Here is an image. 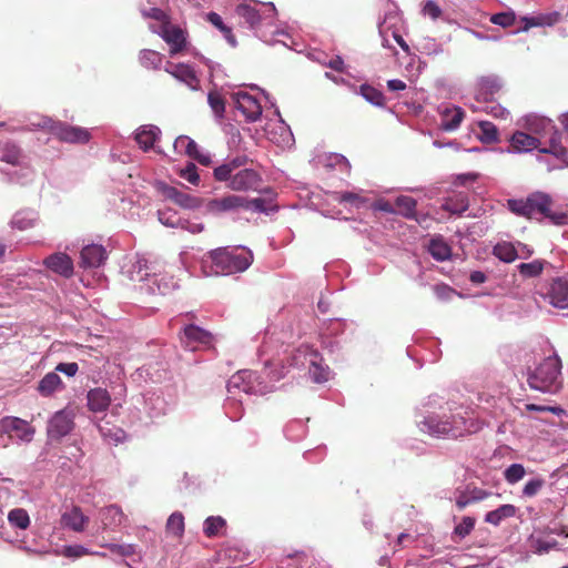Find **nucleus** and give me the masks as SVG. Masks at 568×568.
Here are the masks:
<instances>
[{
    "mask_svg": "<svg viewBox=\"0 0 568 568\" xmlns=\"http://www.w3.org/2000/svg\"><path fill=\"white\" fill-rule=\"evenodd\" d=\"M250 159L246 155L229 158L216 166L213 176L235 192L257 191L263 183L262 175L254 169L246 168Z\"/></svg>",
    "mask_w": 568,
    "mask_h": 568,
    "instance_id": "f257e3e1",
    "label": "nucleus"
},
{
    "mask_svg": "<svg viewBox=\"0 0 568 568\" xmlns=\"http://www.w3.org/2000/svg\"><path fill=\"white\" fill-rule=\"evenodd\" d=\"M552 199L542 192H535L526 199H511L507 201V209L517 216L526 219L546 217L555 225L566 223L568 215L564 212H555L552 207Z\"/></svg>",
    "mask_w": 568,
    "mask_h": 568,
    "instance_id": "f03ea898",
    "label": "nucleus"
},
{
    "mask_svg": "<svg viewBox=\"0 0 568 568\" xmlns=\"http://www.w3.org/2000/svg\"><path fill=\"white\" fill-rule=\"evenodd\" d=\"M422 429L434 437L458 438L467 434L477 433L481 425L462 415L428 416L422 422Z\"/></svg>",
    "mask_w": 568,
    "mask_h": 568,
    "instance_id": "7ed1b4c3",
    "label": "nucleus"
},
{
    "mask_svg": "<svg viewBox=\"0 0 568 568\" xmlns=\"http://www.w3.org/2000/svg\"><path fill=\"white\" fill-rule=\"evenodd\" d=\"M531 388L542 393L556 394L562 387L561 359L558 355L546 357L528 376Z\"/></svg>",
    "mask_w": 568,
    "mask_h": 568,
    "instance_id": "20e7f679",
    "label": "nucleus"
},
{
    "mask_svg": "<svg viewBox=\"0 0 568 568\" xmlns=\"http://www.w3.org/2000/svg\"><path fill=\"white\" fill-rule=\"evenodd\" d=\"M215 274H234L245 271L253 261L250 251L216 248L209 255Z\"/></svg>",
    "mask_w": 568,
    "mask_h": 568,
    "instance_id": "39448f33",
    "label": "nucleus"
},
{
    "mask_svg": "<svg viewBox=\"0 0 568 568\" xmlns=\"http://www.w3.org/2000/svg\"><path fill=\"white\" fill-rule=\"evenodd\" d=\"M32 125L50 132L57 139L67 143L84 144L91 138L90 132L84 128L73 126L47 116H42L38 122H32Z\"/></svg>",
    "mask_w": 568,
    "mask_h": 568,
    "instance_id": "423d86ee",
    "label": "nucleus"
},
{
    "mask_svg": "<svg viewBox=\"0 0 568 568\" xmlns=\"http://www.w3.org/2000/svg\"><path fill=\"white\" fill-rule=\"evenodd\" d=\"M235 12L250 29H256L263 23L273 22L276 8L273 3H241L236 7Z\"/></svg>",
    "mask_w": 568,
    "mask_h": 568,
    "instance_id": "0eeeda50",
    "label": "nucleus"
},
{
    "mask_svg": "<svg viewBox=\"0 0 568 568\" xmlns=\"http://www.w3.org/2000/svg\"><path fill=\"white\" fill-rule=\"evenodd\" d=\"M36 434V428L27 420L6 416L0 419V435H8L11 439L16 438L23 443H30Z\"/></svg>",
    "mask_w": 568,
    "mask_h": 568,
    "instance_id": "6e6552de",
    "label": "nucleus"
},
{
    "mask_svg": "<svg viewBox=\"0 0 568 568\" xmlns=\"http://www.w3.org/2000/svg\"><path fill=\"white\" fill-rule=\"evenodd\" d=\"M170 47V54L175 55L185 50L187 45L186 32L181 27L164 21L158 30H154Z\"/></svg>",
    "mask_w": 568,
    "mask_h": 568,
    "instance_id": "1a4fd4ad",
    "label": "nucleus"
},
{
    "mask_svg": "<svg viewBox=\"0 0 568 568\" xmlns=\"http://www.w3.org/2000/svg\"><path fill=\"white\" fill-rule=\"evenodd\" d=\"M74 413L72 409L64 408L57 412L48 425V435L52 439H60L67 436L74 427Z\"/></svg>",
    "mask_w": 568,
    "mask_h": 568,
    "instance_id": "9d476101",
    "label": "nucleus"
},
{
    "mask_svg": "<svg viewBox=\"0 0 568 568\" xmlns=\"http://www.w3.org/2000/svg\"><path fill=\"white\" fill-rule=\"evenodd\" d=\"M247 205V199L236 194H227L207 202V212L214 215L236 212Z\"/></svg>",
    "mask_w": 568,
    "mask_h": 568,
    "instance_id": "9b49d317",
    "label": "nucleus"
},
{
    "mask_svg": "<svg viewBox=\"0 0 568 568\" xmlns=\"http://www.w3.org/2000/svg\"><path fill=\"white\" fill-rule=\"evenodd\" d=\"M164 71L171 74L176 80L186 84L190 89L195 90L200 84L194 68L186 63H174L168 61Z\"/></svg>",
    "mask_w": 568,
    "mask_h": 568,
    "instance_id": "f8f14e48",
    "label": "nucleus"
},
{
    "mask_svg": "<svg viewBox=\"0 0 568 568\" xmlns=\"http://www.w3.org/2000/svg\"><path fill=\"white\" fill-rule=\"evenodd\" d=\"M237 110L250 122H255L262 114L258 100L247 92H239L234 95Z\"/></svg>",
    "mask_w": 568,
    "mask_h": 568,
    "instance_id": "ddd939ff",
    "label": "nucleus"
},
{
    "mask_svg": "<svg viewBox=\"0 0 568 568\" xmlns=\"http://www.w3.org/2000/svg\"><path fill=\"white\" fill-rule=\"evenodd\" d=\"M180 338L186 347L192 349L196 345L210 346L213 342V335L209 331L193 324L184 327L183 335Z\"/></svg>",
    "mask_w": 568,
    "mask_h": 568,
    "instance_id": "4468645a",
    "label": "nucleus"
},
{
    "mask_svg": "<svg viewBox=\"0 0 568 568\" xmlns=\"http://www.w3.org/2000/svg\"><path fill=\"white\" fill-rule=\"evenodd\" d=\"M90 519L82 513L79 506L72 505L61 515L60 524L63 528H68L75 532L85 530Z\"/></svg>",
    "mask_w": 568,
    "mask_h": 568,
    "instance_id": "2eb2a0df",
    "label": "nucleus"
},
{
    "mask_svg": "<svg viewBox=\"0 0 568 568\" xmlns=\"http://www.w3.org/2000/svg\"><path fill=\"white\" fill-rule=\"evenodd\" d=\"M43 265L55 274L65 278L73 275V261L62 252L53 253L43 260Z\"/></svg>",
    "mask_w": 568,
    "mask_h": 568,
    "instance_id": "dca6fc26",
    "label": "nucleus"
},
{
    "mask_svg": "<svg viewBox=\"0 0 568 568\" xmlns=\"http://www.w3.org/2000/svg\"><path fill=\"white\" fill-rule=\"evenodd\" d=\"M501 90V83L497 77H481L477 82L476 101L491 103L495 95Z\"/></svg>",
    "mask_w": 568,
    "mask_h": 568,
    "instance_id": "f3484780",
    "label": "nucleus"
},
{
    "mask_svg": "<svg viewBox=\"0 0 568 568\" xmlns=\"http://www.w3.org/2000/svg\"><path fill=\"white\" fill-rule=\"evenodd\" d=\"M106 260V251L102 245L90 244L80 252V267L94 268L101 266Z\"/></svg>",
    "mask_w": 568,
    "mask_h": 568,
    "instance_id": "a211bd4d",
    "label": "nucleus"
},
{
    "mask_svg": "<svg viewBox=\"0 0 568 568\" xmlns=\"http://www.w3.org/2000/svg\"><path fill=\"white\" fill-rule=\"evenodd\" d=\"M103 529L116 530L121 526L126 525L128 517L116 505H110L100 511Z\"/></svg>",
    "mask_w": 568,
    "mask_h": 568,
    "instance_id": "6ab92c4d",
    "label": "nucleus"
},
{
    "mask_svg": "<svg viewBox=\"0 0 568 568\" xmlns=\"http://www.w3.org/2000/svg\"><path fill=\"white\" fill-rule=\"evenodd\" d=\"M549 303L557 308H568V282L556 278L547 292Z\"/></svg>",
    "mask_w": 568,
    "mask_h": 568,
    "instance_id": "aec40b11",
    "label": "nucleus"
},
{
    "mask_svg": "<svg viewBox=\"0 0 568 568\" xmlns=\"http://www.w3.org/2000/svg\"><path fill=\"white\" fill-rule=\"evenodd\" d=\"M440 129L444 131L456 130L465 119V111L460 106H444L439 110Z\"/></svg>",
    "mask_w": 568,
    "mask_h": 568,
    "instance_id": "412c9836",
    "label": "nucleus"
},
{
    "mask_svg": "<svg viewBox=\"0 0 568 568\" xmlns=\"http://www.w3.org/2000/svg\"><path fill=\"white\" fill-rule=\"evenodd\" d=\"M560 13L557 11L538 13L534 17H523L520 21L524 23L518 32H527L530 28L552 27L560 20Z\"/></svg>",
    "mask_w": 568,
    "mask_h": 568,
    "instance_id": "4be33fe9",
    "label": "nucleus"
},
{
    "mask_svg": "<svg viewBox=\"0 0 568 568\" xmlns=\"http://www.w3.org/2000/svg\"><path fill=\"white\" fill-rule=\"evenodd\" d=\"M510 146L515 152H529L535 149L539 150L540 141L523 131H516L510 140Z\"/></svg>",
    "mask_w": 568,
    "mask_h": 568,
    "instance_id": "5701e85b",
    "label": "nucleus"
},
{
    "mask_svg": "<svg viewBox=\"0 0 568 568\" xmlns=\"http://www.w3.org/2000/svg\"><path fill=\"white\" fill-rule=\"evenodd\" d=\"M530 548L538 555L548 554L558 548L557 540L550 534L537 532L529 538Z\"/></svg>",
    "mask_w": 568,
    "mask_h": 568,
    "instance_id": "b1692460",
    "label": "nucleus"
},
{
    "mask_svg": "<svg viewBox=\"0 0 568 568\" xmlns=\"http://www.w3.org/2000/svg\"><path fill=\"white\" fill-rule=\"evenodd\" d=\"M88 407L94 413L104 412L111 403L110 394L104 388H93L88 393Z\"/></svg>",
    "mask_w": 568,
    "mask_h": 568,
    "instance_id": "393cba45",
    "label": "nucleus"
},
{
    "mask_svg": "<svg viewBox=\"0 0 568 568\" xmlns=\"http://www.w3.org/2000/svg\"><path fill=\"white\" fill-rule=\"evenodd\" d=\"M551 131L552 135L549 140V146L539 149V152L545 154H552L562 162L568 163V150L561 145L560 132L555 126L551 129Z\"/></svg>",
    "mask_w": 568,
    "mask_h": 568,
    "instance_id": "a878e982",
    "label": "nucleus"
},
{
    "mask_svg": "<svg viewBox=\"0 0 568 568\" xmlns=\"http://www.w3.org/2000/svg\"><path fill=\"white\" fill-rule=\"evenodd\" d=\"M395 206L396 213L406 219L415 220L418 224H422V221L416 214L417 201L415 199L407 195H400L395 200Z\"/></svg>",
    "mask_w": 568,
    "mask_h": 568,
    "instance_id": "bb28decb",
    "label": "nucleus"
},
{
    "mask_svg": "<svg viewBox=\"0 0 568 568\" xmlns=\"http://www.w3.org/2000/svg\"><path fill=\"white\" fill-rule=\"evenodd\" d=\"M163 194L166 199L171 200L181 207L193 209L197 206V201L195 197L179 191L176 187L165 186L163 189Z\"/></svg>",
    "mask_w": 568,
    "mask_h": 568,
    "instance_id": "cd10ccee",
    "label": "nucleus"
},
{
    "mask_svg": "<svg viewBox=\"0 0 568 568\" xmlns=\"http://www.w3.org/2000/svg\"><path fill=\"white\" fill-rule=\"evenodd\" d=\"M63 387L61 377L55 372H50L43 376L38 384V392L44 396H51L54 392Z\"/></svg>",
    "mask_w": 568,
    "mask_h": 568,
    "instance_id": "c85d7f7f",
    "label": "nucleus"
},
{
    "mask_svg": "<svg viewBox=\"0 0 568 568\" xmlns=\"http://www.w3.org/2000/svg\"><path fill=\"white\" fill-rule=\"evenodd\" d=\"M516 515V507L510 504L499 506L497 509L488 511L485 521L494 526H498L504 519L511 518Z\"/></svg>",
    "mask_w": 568,
    "mask_h": 568,
    "instance_id": "c756f323",
    "label": "nucleus"
},
{
    "mask_svg": "<svg viewBox=\"0 0 568 568\" xmlns=\"http://www.w3.org/2000/svg\"><path fill=\"white\" fill-rule=\"evenodd\" d=\"M160 130L156 126H142L135 134V141L144 150L153 148Z\"/></svg>",
    "mask_w": 568,
    "mask_h": 568,
    "instance_id": "7c9ffc66",
    "label": "nucleus"
},
{
    "mask_svg": "<svg viewBox=\"0 0 568 568\" xmlns=\"http://www.w3.org/2000/svg\"><path fill=\"white\" fill-rule=\"evenodd\" d=\"M469 206L468 199L465 194H456L445 200L442 209L452 214H462L467 211Z\"/></svg>",
    "mask_w": 568,
    "mask_h": 568,
    "instance_id": "2f4dec72",
    "label": "nucleus"
},
{
    "mask_svg": "<svg viewBox=\"0 0 568 568\" xmlns=\"http://www.w3.org/2000/svg\"><path fill=\"white\" fill-rule=\"evenodd\" d=\"M139 61L145 69L158 70L163 62V54L158 51L143 49L140 51Z\"/></svg>",
    "mask_w": 568,
    "mask_h": 568,
    "instance_id": "473e14b6",
    "label": "nucleus"
},
{
    "mask_svg": "<svg viewBox=\"0 0 568 568\" xmlns=\"http://www.w3.org/2000/svg\"><path fill=\"white\" fill-rule=\"evenodd\" d=\"M479 140L485 144H494L499 142V132L497 126L489 121H480L478 123Z\"/></svg>",
    "mask_w": 568,
    "mask_h": 568,
    "instance_id": "72a5a7b5",
    "label": "nucleus"
},
{
    "mask_svg": "<svg viewBox=\"0 0 568 568\" xmlns=\"http://www.w3.org/2000/svg\"><path fill=\"white\" fill-rule=\"evenodd\" d=\"M493 254L505 263H511L518 257L517 250L510 242L497 243L493 248Z\"/></svg>",
    "mask_w": 568,
    "mask_h": 568,
    "instance_id": "f704fd0d",
    "label": "nucleus"
},
{
    "mask_svg": "<svg viewBox=\"0 0 568 568\" xmlns=\"http://www.w3.org/2000/svg\"><path fill=\"white\" fill-rule=\"evenodd\" d=\"M226 521L221 516H210L204 521L203 531L206 537L212 538L223 535Z\"/></svg>",
    "mask_w": 568,
    "mask_h": 568,
    "instance_id": "c9c22d12",
    "label": "nucleus"
},
{
    "mask_svg": "<svg viewBox=\"0 0 568 568\" xmlns=\"http://www.w3.org/2000/svg\"><path fill=\"white\" fill-rule=\"evenodd\" d=\"M206 20L223 33L224 38L232 47L236 45V39L232 29L223 22L222 17L219 13L209 12L206 14Z\"/></svg>",
    "mask_w": 568,
    "mask_h": 568,
    "instance_id": "e433bc0d",
    "label": "nucleus"
},
{
    "mask_svg": "<svg viewBox=\"0 0 568 568\" xmlns=\"http://www.w3.org/2000/svg\"><path fill=\"white\" fill-rule=\"evenodd\" d=\"M429 253L436 261H446L452 255L450 246L442 239H433L429 243Z\"/></svg>",
    "mask_w": 568,
    "mask_h": 568,
    "instance_id": "4c0bfd02",
    "label": "nucleus"
},
{
    "mask_svg": "<svg viewBox=\"0 0 568 568\" xmlns=\"http://www.w3.org/2000/svg\"><path fill=\"white\" fill-rule=\"evenodd\" d=\"M554 126L555 125L550 119L539 118L536 115L526 118V128L536 134H544L547 131L554 129Z\"/></svg>",
    "mask_w": 568,
    "mask_h": 568,
    "instance_id": "58836bf2",
    "label": "nucleus"
},
{
    "mask_svg": "<svg viewBox=\"0 0 568 568\" xmlns=\"http://www.w3.org/2000/svg\"><path fill=\"white\" fill-rule=\"evenodd\" d=\"M101 436L112 443H121L125 438V433L120 427H110L109 423H100L98 425Z\"/></svg>",
    "mask_w": 568,
    "mask_h": 568,
    "instance_id": "ea45409f",
    "label": "nucleus"
},
{
    "mask_svg": "<svg viewBox=\"0 0 568 568\" xmlns=\"http://www.w3.org/2000/svg\"><path fill=\"white\" fill-rule=\"evenodd\" d=\"M359 92L366 101L371 102L374 105L383 106L385 104L384 94L379 90L369 84H362L359 87Z\"/></svg>",
    "mask_w": 568,
    "mask_h": 568,
    "instance_id": "a19ab883",
    "label": "nucleus"
},
{
    "mask_svg": "<svg viewBox=\"0 0 568 568\" xmlns=\"http://www.w3.org/2000/svg\"><path fill=\"white\" fill-rule=\"evenodd\" d=\"M166 531L175 537L184 532V517L181 513H173L166 521Z\"/></svg>",
    "mask_w": 568,
    "mask_h": 568,
    "instance_id": "79ce46f5",
    "label": "nucleus"
},
{
    "mask_svg": "<svg viewBox=\"0 0 568 568\" xmlns=\"http://www.w3.org/2000/svg\"><path fill=\"white\" fill-rule=\"evenodd\" d=\"M8 519L12 526L20 529H26L30 525L29 515L27 510L22 508L12 509L8 515Z\"/></svg>",
    "mask_w": 568,
    "mask_h": 568,
    "instance_id": "37998d69",
    "label": "nucleus"
},
{
    "mask_svg": "<svg viewBox=\"0 0 568 568\" xmlns=\"http://www.w3.org/2000/svg\"><path fill=\"white\" fill-rule=\"evenodd\" d=\"M545 262L541 260H535L529 263H521L519 264L518 271L520 275L524 277H536L541 274L544 270Z\"/></svg>",
    "mask_w": 568,
    "mask_h": 568,
    "instance_id": "c03bdc74",
    "label": "nucleus"
},
{
    "mask_svg": "<svg viewBox=\"0 0 568 568\" xmlns=\"http://www.w3.org/2000/svg\"><path fill=\"white\" fill-rule=\"evenodd\" d=\"M207 102L217 118H223L225 112V101L219 91H210Z\"/></svg>",
    "mask_w": 568,
    "mask_h": 568,
    "instance_id": "a18cd8bd",
    "label": "nucleus"
},
{
    "mask_svg": "<svg viewBox=\"0 0 568 568\" xmlns=\"http://www.w3.org/2000/svg\"><path fill=\"white\" fill-rule=\"evenodd\" d=\"M526 475L525 467L521 464H511L504 471L505 480L508 484H516Z\"/></svg>",
    "mask_w": 568,
    "mask_h": 568,
    "instance_id": "49530a36",
    "label": "nucleus"
},
{
    "mask_svg": "<svg viewBox=\"0 0 568 568\" xmlns=\"http://www.w3.org/2000/svg\"><path fill=\"white\" fill-rule=\"evenodd\" d=\"M489 21L501 28H509L516 22V14L514 11H505L495 13L490 17Z\"/></svg>",
    "mask_w": 568,
    "mask_h": 568,
    "instance_id": "de8ad7c7",
    "label": "nucleus"
},
{
    "mask_svg": "<svg viewBox=\"0 0 568 568\" xmlns=\"http://www.w3.org/2000/svg\"><path fill=\"white\" fill-rule=\"evenodd\" d=\"M174 148H184L186 154L193 159L196 158V154L201 153L195 141L185 135H181L175 140Z\"/></svg>",
    "mask_w": 568,
    "mask_h": 568,
    "instance_id": "09e8293b",
    "label": "nucleus"
},
{
    "mask_svg": "<svg viewBox=\"0 0 568 568\" xmlns=\"http://www.w3.org/2000/svg\"><path fill=\"white\" fill-rule=\"evenodd\" d=\"M159 221L169 227H179L182 225V219L178 216L176 212L170 209L159 211Z\"/></svg>",
    "mask_w": 568,
    "mask_h": 568,
    "instance_id": "8fccbe9b",
    "label": "nucleus"
},
{
    "mask_svg": "<svg viewBox=\"0 0 568 568\" xmlns=\"http://www.w3.org/2000/svg\"><path fill=\"white\" fill-rule=\"evenodd\" d=\"M334 199L339 203H349L356 207H359L365 202L359 194L348 191L335 193Z\"/></svg>",
    "mask_w": 568,
    "mask_h": 568,
    "instance_id": "3c124183",
    "label": "nucleus"
},
{
    "mask_svg": "<svg viewBox=\"0 0 568 568\" xmlns=\"http://www.w3.org/2000/svg\"><path fill=\"white\" fill-rule=\"evenodd\" d=\"M94 552H91L88 548L81 546V545H73V546H64L62 549V555L68 558H80L87 555H93ZM97 555H100L99 552H95Z\"/></svg>",
    "mask_w": 568,
    "mask_h": 568,
    "instance_id": "603ef678",
    "label": "nucleus"
},
{
    "mask_svg": "<svg viewBox=\"0 0 568 568\" xmlns=\"http://www.w3.org/2000/svg\"><path fill=\"white\" fill-rule=\"evenodd\" d=\"M475 526V518L466 516L462 519V521L455 527L454 532L464 538L470 534Z\"/></svg>",
    "mask_w": 568,
    "mask_h": 568,
    "instance_id": "864d4df0",
    "label": "nucleus"
},
{
    "mask_svg": "<svg viewBox=\"0 0 568 568\" xmlns=\"http://www.w3.org/2000/svg\"><path fill=\"white\" fill-rule=\"evenodd\" d=\"M544 485L545 480L542 478H532L524 486L523 494L526 497H534L540 491Z\"/></svg>",
    "mask_w": 568,
    "mask_h": 568,
    "instance_id": "5fc2aeb1",
    "label": "nucleus"
},
{
    "mask_svg": "<svg viewBox=\"0 0 568 568\" xmlns=\"http://www.w3.org/2000/svg\"><path fill=\"white\" fill-rule=\"evenodd\" d=\"M485 104H486V106L483 110L486 113H488L495 118L505 119L509 114L508 111L504 106H501L499 103L495 102V99L493 100L491 103H485Z\"/></svg>",
    "mask_w": 568,
    "mask_h": 568,
    "instance_id": "6e6d98bb",
    "label": "nucleus"
},
{
    "mask_svg": "<svg viewBox=\"0 0 568 568\" xmlns=\"http://www.w3.org/2000/svg\"><path fill=\"white\" fill-rule=\"evenodd\" d=\"M423 13L430 17L433 20H437L440 18L443 11L435 1L428 0L423 7Z\"/></svg>",
    "mask_w": 568,
    "mask_h": 568,
    "instance_id": "4d7b16f0",
    "label": "nucleus"
},
{
    "mask_svg": "<svg viewBox=\"0 0 568 568\" xmlns=\"http://www.w3.org/2000/svg\"><path fill=\"white\" fill-rule=\"evenodd\" d=\"M181 176L193 185H196L200 181L196 166L193 163H189L186 168L181 171Z\"/></svg>",
    "mask_w": 568,
    "mask_h": 568,
    "instance_id": "13d9d810",
    "label": "nucleus"
},
{
    "mask_svg": "<svg viewBox=\"0 0 568 568\" xmlns=\"http://www.w3.org/2000/svg\"><path fill=\"white\" fill-rule=\"evenodd\" d=\"M526 409L529 412H550L555 415H561L564 413V409L559 406H545V405H536V404H527Z\"/></svg>",
    "mask_w": 568,
    "mask_h": 568,
    "instance_id": "bf43d9fd",
    "label": "nucleus"
},
{
    "mask_svg": "<svg viewBox=\"0 0 568 568\" xmlns=\"http://www.w3.org/2000/svg\"><path fill=\"white\" fill-rule=\"evenodd\" d=\"M79 369V366L77 363H60L55 367V372H60L65 374L67 376H74Z\"/></svg>",
    "mask_w": 568,
    "mask_h": 568,
    "instance_id": "052dcab7",
    "label": "nucleus"
},
{
    "mask_svg": "<svg viewBox=\"0 0 568 568\" xmlns=\"http://www.w3.org/2000/svg\"><path fill=\"white\" fill-rule=\"evenodd\" d=\"M179 227L189 231L192 234L201 233L204 230L203 223L200 222H191L189 220L182 219V225Z\"/></svg>",
    "mask_w": 568,
    "mask_h": 568,
    "instance_id": "680f3d73",
    "label": "nucleus"
},
{
    "mask_svg": "<svg viewBox=\"0 0 568 568\" xmlns=\"http://www.w3.org/2000/svg\"><path fill=\"white\" fill-rule=\"evenodd\" d=\"M112 552H115V554H119V555H122V556H130L133 554V547L131 545H115V544H110V545H105Z\"/></svg>",
    "mask_w": 568,
    "mask_h": 568,
    "instance_id": "e2e57ef3",
    "label": "nucleus"
},
{
    "mask_svg": "<svg viewBox=\"0 0 568 568\" xmlns=\"http://www.w3.org/2000/svg\"><path fill=\"white\" fill-rule=\"evenodd\" d=\"M310 373L312 374L313 379L317 383L325 382L327 379V373L315 363H312Z\"/></svg>",
    "mask_w": 568,
    "mask_h": 568,
    "instance_id": "0e129e2a",
    "label": "nucleus"
},
{
    "mask_svg": "<svg viewBox=\"0 0 568 568\" xmlns=\"http://www.w3.org/2000/svg\"><path fill=\"white\" fill-rule=\"evenodd\" d=\"M251 209H254L255 211H258V212H264L265 211V200L261 199V197L253 199V200L247 199V205L244 206V210H251Z\"/></svg>",
    "mask_w": 568,
    "mask_h": 568,
    "instance_id": "69168bd1",
    "label": "nucleus"
},
{
    "mask_svg": "<svg viewBox=\"0 0 568 568\" xmlns=\"http://www.w3.org/2000/svg\"><path fill=\"white\" fill-rule=\"evenodd\" d=\"M469 497L471 499L473 503L475 501H479V500H483L485 498H487L490 493L484 490V489H480V488H473L471 490H469Z\"/></svg>",
    "mask_w": 568,
    "mask_h": 568,
    "instance_id": "338daca9",
    "label": "nucleus"
},
{
    "mask_svg": "<svg viewBox=\"0 0 568 568\" xmlns=\"http://www.w3.org/2000/svg\"><path fill=\"white\" fill-rule=\"evenodd\" d=\"M434 291L437 294V296L440 297V298H444V297L448 298V297H450L455 293V291L453 288H450L449 286L444 285V284L436 285L434 287Z\"/></svg>",
    "mask_w": 568,
    "mask_h": 568,
    "instance_id": "774afa93",
    "label": "nucleus"
}]
</instances>
